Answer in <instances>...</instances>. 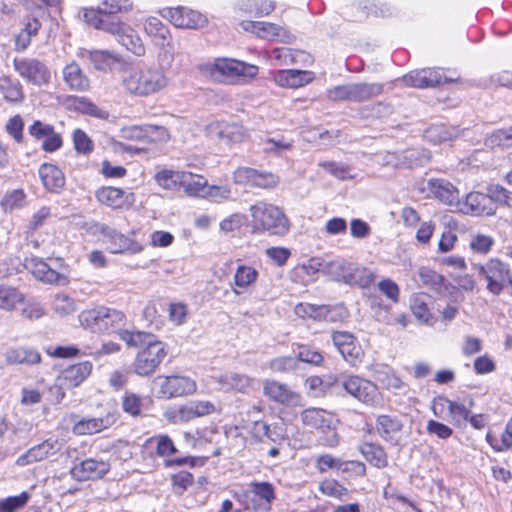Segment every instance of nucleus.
I'll list each match as a JSON object with an SVG mask.
<instances>
[{"label": "nucleus", "instance_id": "ddd939ff", "mask_svg": "<svg viewBox=\"0 0 512 512\" xmlns=\"http://www.w3.org/2000/svg\"><path fill=\"white\" fill-rule=\"evenodd\" d=\"M154 384L159 386V395L167 399L192 394L197 388L194 380L179 375L158 376Z\"/></svg>", "mask_w": 512, "mask_h": 512}, {"label": "nucleus", "instance_id": "603ef678", "mask_svg": "<svg viewBox=\"0 0 512 512\" xmlns=\"http://www.w3.org/2000/svg\"><path fill=\"white\" fill-rule=\"evenodd\" d=\"M183 172L163 169L155 174V181L159 186L167 190H175L181 186Z\"/></svg>", "mask_w": 512, "mask_h": 512}, {"label": "nucleus", "instance_id": "bb28decb", "mask_svg": "<svg viewBox=\"0 0 512 512\" xmlns=\"http://www.w3.org/2000/svg\"><path fill=\"white\" fill-rule=\"evenodd\" d=\"M207 133L226 144L241 143L248 136L247 130L242 125L225 122L211 123L207 127Z\"/></svg>", "mask_w": 512, "mask_h": 512}, {"label": "nucleus", "instance_id": "de8ad7c7", "mask_svg": "<svg viewBox=\"0 0 512 512\" xmlns=\"http://www.w3.org/2000/svg\"><path fill=\"white\" fill-rule=\"evenodd\" d=\"M375 280V275L372 270L366 267L359 266L352 263L350 276L348 278V285H358L360 287H369Z\"/></svg>", "mask_w": 512, "mask_h": 512}, {"label": "nucleus", "instance_id": "473e14b6", "mask_svg": "<svg viewBox=\"0 0 512 512\" xmlns=\"http://www.w3.org/2000/svg\"><path fill=\"white\" fill-rule=\"evenodd\" d=\"M302 423L310 428L325 432L326 429L333 428V425H337L338 421L334 415L321 408H307L300 414Z\"/></svg>", "mask_w": 512, "mask_h": 512}, {"label": "nucleus", "instance_id": "a19ab883", "mask_svg": "<svg viewBox=\"0 0 512 512\" xmlns=\"http://www.w3.org/2000/svg\"><path fill=\"white\" fill-rule=\"evenodd\" d=\"M8 364L34 365L41 361L40 353L32 348H10L4 353Z\"/></svg>", "mask_w": 512, "mask_h": 512}, {"label": "nucleus", "instance_id": "58836bf2", "mask_svg": "<svg viewBox=\"0 0 512 512\" xmlns=\"http://www.w3.org/2000/svg\"><path fill=\"white\" fill-rule=\"evenodd\" d=\"M39 177L44 187L52 192L60 191L65 184L63 172L55 165L44 163L39 168Z\"/></svg>", "mask_w": 512, "mask_h": 512}, {"label": "nucleus", "instance_id": "9d476101", "mask_svg": "<svg viewBox=\"0 0 512 512\" xmlns=\"http://www.w3.org/2000/svg\"><path fill=\"white\" fill-rule=\"evenodd\" d=\"M159 13L177 28L201 29L208 24L205 14L186 6L166 7L159 10Z\"/></svg>", "mask_w": 512, "mask_h": 512}, {"label": "nucleus", "instance_id": "393cba45", "mask_svg": "<svg viewBox=\"0 0 512 512\" xmlns=\"http://www.w3.org/2000/svg\"><path fill=\"white\" fill-rule=\"evenodd\" d=\"M404 429L403 417L392 414H382L376 419V431L379 436L392 445H399Z\"/></svg>", "mask_w": 512, "mask_h": 512}, {"label": "nucleus", "instance_id": "680f3d73", "mask_svg": "<svg viewBox=\"0 0 512 512\" xmlns=\"http://www.w3.org/2000/svg\"><path fill=\"white\" fill-rule=\"evenodd\" d=\"M30 499V494L26 491L21 492L16 496H9L0 499V512H15L16 510L24 507Z\"/></svg>", "mask_w": 512, "mask_h": 512}, {"label": "nucleus", "instance_id": "c756f323", "mask_svg": "<svg viewBox=\"0 0 512 512\" xmlns=\"http://www.w3.org/2000/svg\"><path fill=\"white\" fill-rule=\"evenodd\" d=\"M423 191H428L433 198L449 206H457L459 201L458 189L451 182L442 178H430Z\"/></svg>", "mask_w": 512, "mask_h": 512}, {"label": "nucleus", "instance_id": "4be33fe9", "mask_svg": "<svg viewBox=\"0 0 512 512\" xmlns=\"http://www.w3.org/2000/svg\"><path fill=\"white\" fill-rule=\"evenodd\" d=\"M101 232L106 239L108 250L113 254H137L143 250L138 241L115 229L104 226Z\"/></svg>", "mask_w": 512, "mask_h": 512}, {"label": "nucleus", "instance_id": "5fc2aeb1", "mask_svg": "<svg viewBox=\"0 0 512 512\" xmlns=\"http://www.w3.org/2000/svg\"><path fill=\"white\" fill-rule=\"evenodd\" d=\"M271 65L287 66L295 62L294 52L287 47L274 48L267 53Z\"/></svg>", "mask_w": 512, "mask_h": 512}, {"label": "nucleus", "instance_id": "c85d7f7f", "mask_svg": "<svg viewBox=\"0 0 512 512\" xmlns=\"http://www.w3.org/2000/svg\"><path fill=\"white\" fill-rule=\"evenodd\" d=\"M28 132L36 140H42V149L46 152H54L62 146L61 135L50 124L36 120L29 126Z\"/></svg>", "mask_w": 512, "mask_h": 512}, {"label": "nucleus", "instance_id": "20e7f679", "mask_svg": "<svg viewBox=\"0 0 512 512\" xmlns=\"http://www.w3.org/2000/svg\"><path fill=\"white\" fill-rule=\"evenodd\" d=\"M167 85L168 77L158 68L131 69L122 77L124 90L133 96L147 97L160 92Z\"/></svg>", "mask_w": 512, "mask_h": 512}, {"label": "nucleus", "instance_id": "f257e3e1", "mask_svg": "<svg viewBox=\"0 0 512 512\" xmlns=\"http://www.w3.org/2000/svg\"><path fill=\"white\" fill-rule=\"evenodd\" d=\"M133 9L131 0H103L98 8L84 9V20L95 29L113 35L117 42L136 56L145 54V46L137 32L115 16Z\"/></svg>", "mask_w": 512, "mask_h": 512}, {"label": "nucleus", "instance_id": "f03ea898", "mask_svg": "<svg viewBox=\"0 0 512 512\" xmlns=\"http://www.w3.org/2000/svg\"><path fill=\"white\" fill-rule=\"evenodd\" d=\"M119 336L128 346L140 349L133 363L134 372L139 376L146 377L153 374L167 356L166 344L154 334L122 330Z\"/></svg>", "mask_w": 512, "mask_h": 512}, {"label": "nucleus", "instance_id": "3c124183", "mask_svg": "<svg viewBox=\"0 0 512 512\" xmlns=\"http://www.w3.org/2000/svg\"><path fill=\"white\" fill-rule=\"evenodd\" d=\"M484 145L494 149L498 147L512 146V126L505 129H498L485 138Z\"/></svg>", "mask_w": 512, "mask_h": 512}, {"label": "nucleus", "instance_id": "7ed1b4c3", "mask_svg": "<svg viewBox=\"0 0 512 512\" xmlns=\"http://www.w3.org/2000/svg\"><path fill=\"white\" fill-rule=\"evenodd\" d=\"M251 228L256 234L283 237L290 230V221L284 211L269 202L257 201L249 207Z\"/></svg>", "mask_w": 512, "mask_h": 512}, {"label": "nucleus", "instance_id": "72a5a7b5", "mask_svg": "<svg viewBox=\"0 0 512 512\" xmlns=\"http://www.w3.org/2000/svg\"><path fill=\"white\" fill-rule=\"evenodd\" d=\"M92 367V363L89 361L71 365L62 371L58 382L66 388L77 387L90 375Z\"/></svg>", "mask_w": 512, "mask_h": 512}, {"label": "nucleus", "instance_id": "49530a36", "mask_svg": "<svg viewBox=\"0 0 512 512\" xmlns=\"http://www.w3.org/2000/svg\"><path fill=\"white\" fill-rule=\"evenodd\" d=\"M23 301L24 296L17 288L0 284V309L11 311Z\"/></svg>", "mask_w": 512, "mask_h": 512}, {"label": "nucleus", "instance_id": "b1692460", "mask_svg": "<svg viewBox=\"0 0 512 512\" xmlns=\"http://www.w3.org/2000/svg\"><path fill=\"white\" fill-rule=\"evenodd\" d=\"M263 393L269 400L281 405L297 406L301 400L299 393L293 391L287 384L274 379L263 381Z\"/></svg>", "mask_w": 512, "mask_h": 512}, {"label": "nucleus", "instance_id": "423d86ee", "mask_svg": "<svg viewBox=\"0 0 512 512\" xmlns=\"http://www.w3.org/2000/svg\"><path fill=\"white\" fill-rule=\"evenodd\" d=\"M79 322L91 332L109 333L120 329L124 325L125 315L119 310L100 306L82 311L79 314Z\"/></svg>", "mask_w": 512, "mask_h": 512}, {"label": "nucleus", "instance_id": "f3484780", "mask_svg": "<svg viewBox=\"0 0 512 512\" xmlns=\"http://www.w3.org/2000/svg\"><path fill=\"white\" fill-rule=\"evenodd\" d=\"M144 33L152 43L172 57V35L169 28L157 17L147 16L142 21Z\"/></svg>", "mask_w": 512, "mask_h": 512}, {"label": "nucleus", "instance_id": "6ab92c4d", "mask_svg": "<svg viewBox=\"0 0 512 512\" xmlns=\"http://www.w3.org/2000/svg\"><path fill=\"white\" fill-rule=\"evenodd\" d=\"M243 30L255 34L257 37L268 41L291 42L293 36L284 27L265 21H242Z\"/></svg>", "mask_w": 512, "mask_h": 512}, {"label": "nucleus", "instance_id": "5701e85b", "mask_svg": "<svg viewBox=\"0 0 512 512\" xmlns=\"http://www.w3.org/2000/svg\"><path fill=\"white\" fill-rule=\"evenodd\" d=\"M402 81L407 86L428 88L442 83L453 82L454 79L444 76L441 69L425 68L404 75Z\"/></svg>", "mask_w": 512, "mask_h": 512}, {"label": "nucleus", "instance_id": "cd10ccee", "mask_svg": "<svg viewBox=\"0 0 512 512\" xmlns=\"http://www.w3.org/2000/svg\"><path fill=\"white\" fill-rule=\"evenodd\" d=\"M216 382L225 392L249 394L254 390L256 380L243 373L226 372L219 375Z\"/></svg>", "mask_w": 512, "mask_h": 512}, {"label": "nucleus", "instance_id": "39448f33", "mask_svg": "<svg viewBox=\"0 0 512 512\" xmlns=\"http://www.w3.org/2000/svg\"><path fill=\"white\" fill-rule=\"evenodd\" d=\"M259 68L233 58H217L206 65V72L217 82L237 85L246 84L258 74Z\"/></svg>", "mask_w": 512, "mask_h": 512}, {"label": "nucleus", "instance_id": "7c9ffc66", "mask_svg": "<svg viewBox=\"0 0 512 512\" xmlns=\"http://www.w3.org/2000/svg\"><path fill=\"white\" fill-rule=\"evenodd\" d=\"M259 278V272L252 266L249 265H238L233 281L230 283L232 292L236 296L250 294Z\"/></svg>", "mask_w": 512, "mask_h": 512}, {"label": "nucleus", "instance_id": "a878e982", "mask_svg": "<svg viewBox=\"0 0 512 512\" xmlns=\"http://www.w3.org/2000/svg\"><path fill=\"white\" fill-rule=\"evenodd\" d=\"M96 199L112 209H128L135 202V195L116 187H101L95 193Z\"/></svg>", "mask_w": 512, "mask_h": 512}, {"label": "nucleus", "instance_id": "4c0bfd02", "mask_svg": "<svg viewBox=\"0 0 512 512\" xmlns=\"http://www.w3.org/2000/svg\"><path fill=\"white\" fill-rule=\"evenodd\" d=\"M274 9L275 2L272 0H241L234 7L236 14L245 13L255 17L267 16Z\"/></svg>", "mask_w": 512, "mask_h": 512}, {"label": "nucleus", "instance_id": "f8f14e48", "mask_svg": "<svg viewBox=\"0 0 512 512\" xmlns=\"http://www.w3.org/2000/svg\"><path fill=\"white\" fill-rule=\"evenodd\" d=\"M246 492V509L252 512H270L276 498L275 488L269 482L252 481Z\"/></svg>", "mask_w": 512, "mask_h": 512}, {"label": "nucleus", "instance_id": "a211bd4d", "mask_svg": "<svg viewBox=\"0 0 512 512\" xmlns=\"http://www.w3.org/2000/svg\"><path fill=\"white\" fill-rule=\"evenodd\" d=\"M62 447L63 443L61 440L55 436L49 437L40 444L29 448L25 453L21 454L17 458L16 464L20 467H24L35 462L43 461L56 455L61 451Z\"/></svg>", "mask_w": 512, "mask_h": 512}, {"label": "nucleus", "instance_id": "f704fd0d", "mask_svg": "<svg viewBox=\"0 0 512 512\" xmlns=\"http://www.w3.org/2000/svg\"><path fill=\"white\" fill-rule=\"evenodd\" d=\"M312 72L304 70H278L273 74L274 82L284 88H298L311 82Z\"/></svg>", "mask_w": 512, "mask_h": 512}, {"label": "nucleus", "instance_id": "dca6fc26", "mask_svg": "<svg viewBox=\"0 0 512 512\" xmlns=\"http://www.w3.org/2000/svg\"><path fill=\"white\" fill-rule=\"evenodd\" d=\"M331 338L334 346L347 363L354 367L362 363L364 352L353 334L347 331H334Z\"/></svg>", "mask_w": 512, "mask_h": 512}, {"label": "nucleus", "instance_id": "6e6d98bb", "mask_svg": "<svg viewBox=\"0 0 512 512\" xmlns=\"http://www.w3.org/2000/svg\"><path fill=\"white\" fill-rule=\"evenodd\" d=\"M52 308L61 317L73 314L77 310L75 300L66 294L55 295Z\"/></svg>", "mask_w": 512, "mask_h": 512}, {"label": "nucleus", "instance_id": "0eeeda50", "mask_svg": "<svg viewBox=\"0 0 512 512\" xmlns=\"http://www.w3.org/2000/svg\"><path fill=\"white\" fill-rule=\"evenodd\" d=\"M217 411L218 409L214 402L195 399L184 404L167 407L163 412V417L168 423L178 425L211 415Z\"/></svg>", "mask_w": 512, "mask_h": 512}, {"label": "nucleus", "instance_id": "ea45409f", "mask_svg": "<svg viewBox=\"0 0 512 512\" xmlns=\"http://www.w3.org/2000/svg\"><path fill=\"white\" fill-rule=\"evenodd\" d=\"M152 399L149 397H140L133 392L126 391L122 397V409L132 417L141 416L144 411L149 409Z\"/></svg>", "mask_w": 512, "mask_h": 512}, {"label": "nucleus", "instance_id": "13d9d810", "mask_svg": "<svg viewBox=\"0 0 512 512\" xmlns=\"http://www.w3.org/2000/svg\"><path fill=\"white\" fill-rule=\"evenodd\" d=\"M267 366L274 373H290L298 368V360L293 356H280L269 361Z\"/></svg>", "mask_w": 512, "mask_h": 512}, {"label": "nucleus", "instance_id": "bf43d9fd", "mask_svg": "<svg viewBox=\"0 0 512 512\" xmlns=\"http://www.w3.org/2000/svg\"><path fill=\"white\" fill-rule=\"evenodd\" d=\"M26 204V194L22 189H15L7 192L1 201L4 211L21 209Z\"/></svg>", "mask_w": 512, "mask_h": 512}, {"label": "nucleus", "instance_id": "774afa93", "mask_svg": "<svg viewBox=\"0 0 512 512\" xmlns=\"http://www.w3.org/2000/svg\"><path fill=\"white\" fill-rule=\"evenodd\" d=\"M295 358L298 360V363L305 362L315 366H320L324 360L319 351L313 350L305 345L299 346L297 356Z\"/></svg>", "mask_w": 512, "mask_h": 512}, {"label": "nucleus", "instance_id": "e2e57ef3", "mask_svg": "<svg viewBox=\"0 0 512 512\" xmlns=\"http://www.w3.org/2000/svg\"><path fill=\"white\" fill-rule=\"evenodd\" d=\"M382 386L396 395H405L408 391V386L397 375L393 373H385L379 378Z\"/></svg>", "mask_w": 512, "mask_h": 512}, {"label": "nucleus", "instance_id": "4d7b16f0", "mask_svg": "<svg viewBox=\"0 0 512 512\" xmlns=\"http://www.w3.org/2000/svg\"><path fill=\"white\" fill-rule=\"evenodd\" d=\"M418 276L423 285L436 291H440L445 283V278L442 275L427 267L419 268Z\"/></svg>", "mask_w": 512, "mask_h": 512}, {"label": "nucleus", "instance_id": "69168bd1", "mask_svg": "<svg viewBox=\"0 0 512 512\" xmlns=\"http://www.w3.org/2000/svg\"><path fill=\"white\" fill-rule=\"evenodd\" d=\"M106 428L102 418H92L81 420L75 425V431L79 434H94Z\"/></svg>", "mask_w": 512, "mask_h": 512}, {"label": "nucleus", "instance_id": "338daca9", "mask_svg": "<svg viewBox=\"0 0 512 512\" xmlns=\"http://www.w3.org/2000/svg\"><path fill=\"white\" fill-rule=\"evenodd\" d=\"M71 100L73 101L75 109L82 113L98 118H103L106 116V112L99 109L94 103L90 102L85 97H72Z\"/></svg>", "mask_w": 512, "mask_h": 512}, {"label": "nucleus", "instance_id": "864d4df0", "mask_svg": "<svg viewBox=\"0 0 512 512\" xmlns=\"http://www.w3.org/2000/svg\"><path fill=\"white\" fill-rule=\"evenodd\" d=\"M170 140V133L164 126L146 124L144 143L165 144Z\"/></svg>", "mask_w": 512, "mask_h": 512}, {"label": "nucleus", "instance_id": "79ce46f5", "mask_svg": "<svg viewBox=\"0 0 512 512\" xmlns=\"http://www.w3.org/2000/svg\"><path fill=\"white\" fill-rule=\"evenodd\" d=\"M181 186L185 193L192 197H206L208 182L201 175H194L190 172H183Z\"/></svg>", "mask_w": 512, "mask_h": 512}, {"label": "nucleus", "instance_id": "aec40b11", "mask_svg": "<svg viewBox=\"0 0 512 512\" xmlns=\"http://www.w3.org/2000/svg\"><path fill=\"white\" fill-rule=\"evenodd\" d=\"M457 207L462 213L473 216H491L497 209L493 198L480 192L467 194L463 201H458Z\"/></svg>", "mask_w": 512, "mask_h": 512}, {"label": "nucleus", "instance_id": "09e8293b", "mask_svg": "<svg viewBox=\"0 0 512 512\" xmlns=\"http://www.w3.org/2000/svg\"><path fill=\"white\" fill-rule=\"evenodd\" d=\"M295 314L301 318H312L314 320L327 319L329 313V307L325 305H314L310 303H299L296 305Z\"/></svg>", "mask_w": 512, "mask_h": 512}, {"label": "nucleus", "instance_id": "c03bdc74", "mask_svg": "<svg viewBox=\"0 0 512 512\" xmlns=\"http://www.w3.org/2000/svg\"><path fill=\"white\" fill-rule=\"evenodd\" d=\"M352 262L342 258L334 259L326 262L324 265V275L331 279L348 284Z\"/></svg>", "mask_w": 512, "mask_h": 512}, {"label": "nucleus", "instance_id": "a18cd8bd", "mask_svg": "<svg viewBox=\"0 0 512 512\" xmlns=\"http://www.w3.org/2000/svg\"><path fill=\"white\" fill-rule=\"evenodd\" d=\"M360 452L370 464L377 468H384L388 465L386 452L378 444L365 442L361 444Z\"/></svg>", "mask_w": 512, "mask_h": 512}, {"label": "nucleus", "instance_id": "e433bc0d", "mask_svg": "<svg viewBox=\"0 0 512 512\" xmlns=\"http://www.w3.org/2000/svg\"><path fill=\"white\" fill-rule=\"evenodd\" d=\"M63 80L73 91L84 92L90 87V80L76 62L67 64L62 71Z\"/></svg>", "mask_w": 512, "mask_h": 512}, {"label": "nucleus", "instance_id": "2f4dec72", "mask_svg": "<svg viewBox=\"0 0 512 512\" xmlns=\"http://www.w3.org/2000/svg\"><path fill=\"white\" fill-rule=\"evenodd\" d=\"M439 401L442 406L446 405L450 421L456 426H461L468 421L472 407L474 406V399L469 395L457 400L440 397Z\"/></svg>", "mask_w": 512, "mask_h": 512}, {"label": "nucleus", "instance_id": "6e6552de", "mask_svg": "<svg viewBox=\"0 0 512 512\" xmlns=\"http://www.w3.org/2000/svg\"><path fill=\"white\" fill-rule=\"evenodd\" d=\"M383 85L379 83H350L327 90V97L332 101L362 102L380 95Z\"/></svg>", "mask_w": 512, "mask_h": 512}, {"label": "nucleus", "instance_id": "4468645a", "mask_svg": "<svg viewBox=\"0 0 512 512\" xmlns=\"http://www.w3.org/2000/svg\"><path fill=\"white\" fill-rule=\"evenodd\" d=\"M509 265L499 259L488 260L479 266V275L487 281V290L493 295H499L505 288L506 278L509 277Z\"/></svg>", "mask_w": 512, "mask_h": 512}, {"label": "nucleus", "instance_id": "052dcab7", "mask_svg": "<svg viewBox=\"0 0 512 512\" xmlns=\"http://www.w3.org/2000/svg\"><path fill=\"white\" fill-rule=\"evenodd\" d=\"M247 217L242 213H233L225 217L219 224L220 231L224 234L238 232L246 223Z\"/></svg>", "mask_w": 512, "mask_h": 512}, {"label": "nucleus", "instance_id": "c9c22d12", "mask_svg": "<svg viewBox=\"0 0 512 512\" xmlns=\"http://www.w3.org/2000/svg\"><path fill=\"white\" fill-rule=\"evenodd\" d=\"M80 56L88 59L95 70L103 72L110 70L113 65L120 61L118 54L111 50L83 49Z\"/></svg>", "mask_w": 512, "mask_h": 512}, {"label": "nucleus", "instance_id": "9b49d317", "mask_svg": "<svg viewBox=\"0 0 512 512\" xmlns=\"http://www.w3.org/2000/svg\"><path fill=\"white\" fill-rule=\"evenodd\" d=\"M13 67L19 76L30 84L43 86L51 80L50 69L37 58L16 57L13 59Z\"/></svg>", "mask_w": 512, "mask_h": 512}, {"label": "nucleus", "instance_id": "0e129e2a", "mask_svg": "<svg viewBox=\"0 0 512 512\" xmlns=\"http://www.w3.org/2000/svg\"><path fill=\"white\" fill-rule=\"evenodd\" d=\"M4 99L9 102H20L24 98L22 86L19 82L4 81L0 86Z\"/></svg>", "mask_w": 512, "mask_h": 512}, {"label": "nucleus", "instance_id": "37998d69", "mask_svg": "<svg viewBox=\"0 0 512 512\" xmlns=\"http://www.w3.org/2000/svg\"><path fill=\"white\" fill-rule=\"evenodd\" d=\"M431 297L427 294H417L411 298V311L413 315L422 323L431 325L433 323V314L429 308Z\"/></svg>", "mask_w": 512, "mask_h": 512}, {"label": "nucleus", "instance_id": "412c9836", "mask_svg": "<svg viewBox=\"0 0 512 512\" xmlns=\"http://www.w3.org/2000/svg\"><path fill=\"white\" fill-rule=\"evenodd\" d=\"M111 468L109 461L96 458H88L71 468V476L77 481L96 480L104 477Z\"/></svg>", "mask_w": 512, "mask_h": 512}, {"label": "nucleus", "instance_id": "8fccbe9b", "mask_svg": "<svg viewBox=\"0 0 512 512\" xmlns=\"http://www.w3.org/2000/svg\"><path fill=\"white\" fill-rule=\"evenodd\" d=\"M319 491L328 497L336 498L340 501L348 497L349 491L336 479H325L319 484Z\"/></svg>", "mask_w": 512, "mask_h": 512}, {"label": "nucleus", "instance_id": "1a4fd4ad", "mask_svg": "<svg viewBox=\"0 0 512 512\" xmlns=\"http://www.w3.org/2000/svg\"><path fill=\"white\" fill-rule=\"evenodd\" d=\"M341 387L352 397L368 406H378L382 401L376 384L358 375H350L341 381Z\"/></svg>", "mask_w": 512, "mask_h": 512}, {"label": "nucleus", "instance_id": "2eb2a0df", "mask_svg": "<svg viewBox=\"0 0 512 512\" xmlns=\"http://www.w3.org/2000/svg\"><path fill=\"white\" fill-rule=\"evenodd\" d=\"M24 267L34 276L38 281L55 286H65L69 283V278L66 274L54 269L39 257L26 258Z\"/></svg>", "mask_w": 512, "mask_h": 512}]
</instances>
